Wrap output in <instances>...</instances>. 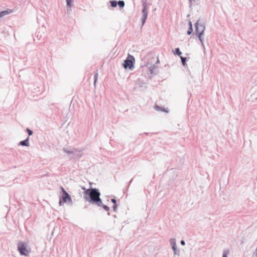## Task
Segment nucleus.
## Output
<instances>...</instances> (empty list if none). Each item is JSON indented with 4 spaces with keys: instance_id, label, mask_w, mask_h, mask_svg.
I'll list each match as a JSON object with an SVG mask.
<instances>
[{
    "instance_id": "c9c22d12",
    "label": "nucleus",
    "mask_w": 257,
    "mask_h": 257,
    "mask_svg": "<svg viewBox=\"0 0 257 257\" xmlns=\"http://www.w3.org/2000/svg\"><path fill=\"white\" fill-rule=\"evenodd\" d=\"M114 217H116V215H114Z\"/></svg>"
},
{
    "instance_id": "393cba45",
    "label": "nucleus",
    "mask_w": 257,
    "mask_h": 257,
    "mask_svg": "<svg viewBox=\"0 0 257 257\" xmlns=\"http://www.w3.org/2000/svg\"><path fill=\"white\" fill-rule=\"evenodd\" d=\"M255 256L256 257L257 256V247H256V248L255 249V250H254V251L253 253L252 256Z\"/></svg>"
},
{
    "instance_id": "9d476101",
    "label": "nucleus",
    "mask_w": 257,
    "mask_h": 257,
    "mask_svg": "<svg viewBox=\"0 0 257 257\" xmlns=\"http://www.w3.org/2000/svg\"><path fill=\"white\" fill-rule=\"evenodd\" d=\"M156 69V66L155 65H152L148 67V70L150 74H156L155 70Z\"/></svg>"
},
{
    "instance_id": "5701e85b",
    "label": "nucleus",
    "mask_w": 257,
    "mask_h": 257,
    "mask_svg": "<svg viewBox=\"0 0 257 257\" xmlns=\"http://www.w3.org/2000/svg\"><path fill=\"white\" fill-rule=\"evenodd\" d=\"M26 131L28 132L29 136H31L33 132L32 130H30L29 128H26Z\"/></svg>"
},
{
    "instance_id": "6e6552de",
    "label": "nucleus",
    "mask_w": 257,
    "mask_h": 257,
    "mask_svg": "<svg viewBox=\"0 0 257 257\" xmlns=\"http://www.w3.org/2000/svg\"><path fill=\"white\" fill-rule=\"evenodd\" d=\"M19 145L23 146L29 147V137L24 141H21Z\"/></svg>"
},
{
    "instance_id": "0eeeda50",
    "label": "nucleus",
    "mask_w": 257,
    "mask_h": 257,
    "mask_svg": "<svg viewBox=\"0 0 257 257\" xmlns=\"http://www.w3.org/2000/svg\"><path fill=\"white\" fill-rule=\"evenodd\" d=\"M18 249L20 254L26 255L27 252L26 245L23 242H20L18 244Z\"/></svg>"
},
{
    "instance_id": "bb28decb",
    "label": "nucleus",
    "mask_w": 257,
    "mask_h": 257,
    "mask_svg": "<svg viewBox=\"0 0 257 257\" xmlns=\"http://www.w3.org/2000/svg\"><path fill=\"white\" fill-rule=\"evenodd\" d=\"M117 208V204L113 205V209L114 211H115V212L116 211Z\"/></svg>"
},
{
    "instance_id": "f3484780",
    "label": "nucleus",
    "mask_w": 257,
    "mask_h": 257,
    "mask_svg": "<svg viewBox=\"0 0 257 257\" xmlns=\"http://www.w3.org/2000/svg\"><path fill=\"white\" fill-rule=\"evenodd\" d=\"M101 205H97V206L102 207L105 211H108L109 210V207L107 205H104L102 203Z\"/></svg>"
},
{
    "instance_id": "423d86ee",
    "label": "nucleus",
    "mask_w": 257,
    "mask_h": 257,
    "mask_svg": "<svg viewBox=\"0 0 257 257\" xmlns=\"http://www.w3.org/2000/svg\"><path fill=\"white\" fill-rule=\"evenodd\" d=\"M142 6H143V9H142V18L141 19V21L142 23V25H144V24L146 22V19L148 17V11H147V7H148V4L147 3L145 2H142Z\"/></svg>"
},
{
    "instance_id": "f03ea898",
    "label": "nucleus",
    "mask_w": 257,
    "mask_h": 257,
    "mask_svg": "<svg viewBox=\"0 0 257 257\" xmlns=\"http://www.w3.org/2000/svg\"><path fill=\"white\" fill-rule=\"evenodd\" d=\"M62 150L67 154L74 155V158L75 159H79L82 156V154L80 153L83 151V150L81 149L72 148L71 149H68L66 148H63Z\"/></svg>"
},
{
    "instance_id": "412c9836",
    "label": "nucleus",
    "mask_w": 257,
    "mask_h": 257,
    "mask_svg": "<svg viewBox=\"0 0 257 257\" xmlns=\"http://www.w3.org/2000/svg\"><path fill=\"white\" fill-rule=\"evenodd\" d=\"M98 77V74L97 72H96L94 76V85H95V83H96V81L97 80Z\"/></svg>"
},
{
    "instance_id": "c85d7f7f",
    "label": "nucleus",
    "mask_w": 257,
    "mask_h": 257,
    "mask_svg": "<svg viewBox=\"0 0 257 257\" xmlns=\"http://www.w3.org/2000/svg\"><path fill=\"white\" fill-rule=\"evenodd\" d=\"M180 243L181 245H184L185 244V242L184 240H182L181 241H180Z\"/></svg>"
},
{
    "instance_id": "dca6fc26",
    "label": "nucleus",
    "mask_w": 257,
    "mask_h": 257,
    "mask_svg": "<svg viewBox=\"0 0 257 257\" xmlns=\"http://www.w3.org/2000/svg\"><path fill=\"white\" fill-rule=\"evenodd\" d=\"M110 4L111 7L112 8H115L117 5V2L116 1H110Z\"/></svg>"
},
{
    "instance_id": "f8f14e48",
    "label": "nucleus",
    "mask_w": 257,
    "mask_h": 257,
    "mask_svg": "<svg viewBox=\"0 0 257 257\" xmlns=\"http://www.w3.org/2000/svg\"><path fill=\"white\" fill-rule=\"evenodd\" d=\"M198 37L199 38V41L201 43V46L204 49H205V46L204 45V39H203V35H197Z\"/></svg>"
},
{
    "instance_id": "c756f323",
    "label": "nucleus",
    "mask_w": 257,
    "mask_h": 257,
    "mask_svg": "<svg viewBox=\"0 0 257 257\" xmlns=\"http://www.w3.org/2000/svg\"><path fill=\"white\" fill-rule=\"evenodd\" d=\"M189 28H193L192 23L190 21L189 22Z\"/></svg>"
},
{
    "instance_id": "2f4dec72",
    "label": "nucleus",
    "mask_w": 257,
    "mask_h": 257,
    "mask_svg": "<svg viewBox=\"0 0 257 257\" xmlns=\"http://www.w3.org/2000/svg\"><path fill=\"white\" fill-rule=\"evenodd\" d=\"M67 12H69L71 11V7H67Z\"/></svg>"
},
{
    "instance_id": "7ed1b4c3",
    "label": "nucleus",
    "mask_w": 257,
    "mask_h": 257,
    "mask_svg": "<svg viewBox=\"0 0 257 257\" xmlns=\"http://www.w3.org/2000/svg\"><path fill=\"white\" fill-rule=\"evenodd\" d=\"M135 62V59L134 57L128 54L126 59L124 60L122 65L125 69H129L132 70L134 68Z\"/></svg>"
},
{
    "instance_id": "7c9ffc66",
    "label": "nucleus",
    "mask_w": 257,
    "mask_h": 257,
    "mask_svg": "<svg viewBox=\"0 0 257 257\" xmlns=\"http://www.w3.org/2000/svg\"><path fill=\"white\" fill-rule=\"evenodd\" d=\"M194 0H189V3H190V6L191 7L192 5L193 2H194Z\"/></svg>"
},
{
    "instance_id": "4468645a",
    "label": "nucleus",
    "mask_w": 257,
    "mask_h": 257,
    "mask_svg": "<svg viewBox=\"0 0 257 257\" xmlns=\"http://www.w3.org/2000/svg\"><path fill=\"white\" fill-rule=\"evenodd\" d=\"M9 12L8 11H3L0 12V19L3 17L4 16L8 15Z\"/></svg>"
},
{
    "instance_id": "2eb2a0df",
    "label": "nucleus",
    "mask_w": 257,
    "mask_h": 257,
    "mask_svg": "<svg viewBox=\"0 0 257 257\" xmlns=\"http://www.w3.org/2000/svg\"><path fill=\"white\" fill-rule=\"evenodd\" d=\"M117 5L120 8H123L124 7L125 3L123 1H119L117 2Z\"/></svg>"
},
{
    "instance_id": "1a4fd4ad",
    "label": "nucleus",
    "mask_w": 257,
    "mask_h": 257,
    "mask_svg": "<svg viewBox=\"0 0 257 257\" xmlns=\"http://www.w3.org/2000/svg\"><path fill=\"white\" fill-rule=\"evenodd\" d=\"M170 243L171 245L172 246V249L173 250H176L177 245L176 243V239L175 238H171L170 239Z\"/></svg>"
},
{
    "instance_id": "ddd939ff",
    "label": "nucleus",
    "mask_w": 257,
    "mask_h": 257,
    "mask_svg": "<svg viewBox=\"0 0 257 257\" xmlns=\"http://www.w3.org/2000/svg\"><path fill=\"white\" fill-rule=\"evenodd\" d=\"M174 54L180 57L181 56V55L182 54V52L180 51L179 48H177L175 49V51L174 52Z\"/></svg>"
},
{
    "instance_id": "39448f33",
    "label": "nucleus",
    "mask_w": 257,
    "mask_h": 257,
    "mask_svg": "<svg viewBox=\"0 0 257 257\" xmlns=\"http://www.w3.org/2000/svg\"><path fill=\"white\" fill-rule=\"evenodd\" d=\"M195 28L197 35H204L205 27L203 23L200 22L199 20H197L195 24Z\"/></svg>"
},
{
    "instance_id": "aec40b11",
    "label": "nucleus",
    "mask_w": 257,
    "mask_h": 257,
    "mask_svg": "<svg viewBox=\"0 0 257 257\" xmlns=\"http://www.w3.org/2000/svg\"><path fill=\"white\" fill-rule=\"evenodd\" d=\"M66 5L67 7H72V0H66Z\"/></svg>"
},
{
    "instance_id": "f257e3e1",
    "label": "nucleus",
    "mask_w": 257,
    "mask_h": 257,
    "mask_svg": "<svg viewBox=\"0 0 257 257\" xmlns=\"http://www.w3.org/2000/svg\"><path fill=\"white\" fill-rule=\"evenodd\" d=\"M82 189L85 190L84 198L86 201L93 205H101L102 200L100 197V193L98 189L90 188L85 190L84 187H83Z\"/></svg>"
},
{
    "instance_id": "cd10ccee",
    "label": "nucleus",
    "mask_w": 257,
    "mask_h": 257,
    "mask_svg": "<svg viewBox=\"0 0 257 257\" xmlns=\"http://www.w3.org/2000/svg\"><path fill=\"white\" fill-rule=\"evenodd\" d=\"M62 202H63V200H62V198L60 197V199H59V205L61 206L62 205Z\"/></svg>"
},
{
    "instance_id": "b1692460",
    "label": "nucleus",
    "mask_w": 257,
    "mask_h": 257,
    "mask_svg": "<svg viewBox=\"0 0 257 257\" xmlns=\"http://www.w3.org/2000/svg\"><path fill=\"white\" fill-rule=\"evenodd\" d=\"M174 251V255H177L178 256L180 255L179 250H177L176 248V250H173Z\"/></svg>"
},
{
    "instance_id": "9b49d317",
    "label": "nucleus",
    "mask_w": 257,
    "mask_h": 257,
    "mask_svg": "<svg viewBox=\"0 0 257 257\" xmlns=\"http://www.w3.org/2000/svg\"><path fill=\"white\" fill-rule=\"evenodd\" d=\"M154 108L157 111H161L162 112H168V111H169V110L168 109V108H167V109H166L165 108L162 107L160 106H158V105H156L155 106Z\"/></svg>"
},
{
    "instance_id": "a211bd4d",
    "label": "nucleus",
    "mask_w": 257,
    "mask_h": 257,
    "mask_svg": "<svg viewBox=\"0 0 257 257\" xmlns=\"http://www.w3.org/2000/svg\"><path fill=\"white\" fill-rule=\"evenodd\" d=\"M229 252V249H224L223 251L222 257H228L227 255L228 254Z\"/></svg>"
},
{
    "instance_id": "4be33fe9",
    "label": "nucleus",
    "mask_w": 257,
    "mask_h": 257,
    "mask_svg": "<svg viewBox=\"0 0 257 257\" xmlns=\"http://www.w3.org/2000/svg\"><path fill=\"white\" fill-rule=\"evenodd\" d=\"M193 31V28H189V29L187 31V35H191L192 34Z\"/></svg>"
},
{
    "instance_id": "a878e982",
    "label": "nucleus",
    "mask_w": 257,
    "mask_h": 257,
    "mask_svg": "<svg viewBox=\"0 0 257 257\" xmlns=\"http://www.w3.org/2000/svg\"><path fill=\"white\" fill-rule=\"evenodd\" d=\"M111 202L113 203V205H116V200L115 199L113 198L111 200Z\"/></svg>"
},
{
    "instance_id": "72a5a7b5",
    "label": "nucleus",
    "mask_w": 257,
    "mask_h": 257,
    "mask_svg": "<svg viewBox=\"0 0 257 257\" xmlns=\"http://www.w3.org/2000/svg\"><path fill=\"white\" fill-rule=\"evenodd\" d=\"M145 134H146V135H148V134H149V133H145Z\"/></svg>"
},
{
    "instance_id": "20e7f679",
    "label": "nucleus",
    "mask_w": 257,
    "mask_h": 257,
    "mask_svg": "<svg viewBox=\"0 0 257 257\" xmlns=\"http://www.w3.org/2000/svg\"><path fill=\"white\" fill-rule=\"evenodd\" d=\"M61 189L62 192V196L61 197L62 198V200H63V203H66L68 204H70L72 205L73 204V201L72 200L70 197V196L69 195V194L66 191V190L64 189V188L61 186Z\"/></svg>"
},
{
    "instance_id": "6ab92c4d",
    "label": "nucleus",
    "mask_w": 257,
    "mask_h": 257,
    "mask_svg": "<svg viewBox=\"0 0 257 257\" xmlns=\"http://www.w3.org/2000/svg\"><path fill=\"white\" fill-rule=\"evenodd\" d=\"M180 58H181V62H182V65L184 66H185V65H186V61L187 58L186 57H182V56H180Z\"/></svg>"
},
{
    "instance_id": "473e14b6",
    "label": "nucleus",
    "mask_w": 257,
    "mask_h": 257,
    "mask_svg": "<svg viewBox=\"0 0 257 257\" xmlns=\"http://www.w3.org/2000/svg\"><path fill=\"white\" fill-rule=\"evenodd\" d=\"M160 62L158 58H157V63H159Z\"/></svg>"
},
{
    "instance_id": "f704fd0d",
    "label": "nucleus",
    "mask_w": 257,
    "mask_h": 257,
    "mask_svg": "<svg viewBox=\"0 0 257 257\" xmlns=\"http://www.w3.org/2000/svg\"><path fill=\"white\" fill-rule=\"evenodd\" d=\"M107 214H108V215H110L109 212H108Z\"/></svg>"
}]
</instances>
